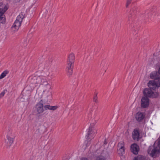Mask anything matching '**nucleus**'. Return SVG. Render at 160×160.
Wrapping results in <instances>:
<instances>
[{
    "label": "nucleus",
    "instance_id": "nucleus-19",
    "mask_svg": "<svg viewBox=\"0 0 160 160\" xmlns=\"http://www.w3.org/2000/svg\"><path fill=\"white\" fill-rule=\"evenodd\" d=\"M7 142L9 146H10L13 143L14 138H11L8 136H7Z\"/></svg>",
    "mask_w": 160,
    "mask_h": 160
},
{
    "label": "nucleus",
    "instance_id": "nucleus-29",
    "mask_svg": "<svg viewBox=\"0 0 160 160\" xmlns=\"http://www.w3.org/2000/svg\"><path fill=\"white\" fill-rule=\"evenodd\" d=\"M158 81L157 82V84L158 88V87H160V78L158 79Z\"/></svg>",
    "mask_w": 160,
    "mask_h": 160
},
{
    "label": "nucleus",
    "instance_id": "nucleus-35",
    "mask_svg": "<svg viewBox=\"0 0 160 160\" xmlns=\"http://www.w3.org/2000/svg\"><path fill=\"white\" fill-rule=\"evenodd\" d=\"M40 129L39 128H38V129L37 130H36V132H38V133H40Z\"/></svg>",
    "mask_w": 160,
    "mask_h": 160
},
{
    "label": "nucleus",
    "instance_id": "nucleus-38",
    "mask_svg": "<svg viewBox=\"0 0 160 160\" xmlns=\"http://www.w3.org/2000/svg\"><path fill=\"white\" fill-rule=\"evenodd\" d=\"M159 144L160 145V140L158 141Z\"/></svg>",
    "mask_w": 160,
    "mask_h": 160
},
{
    "label": "nucleus",
    "instance_id": "nucleus-21",
    "mask_svg": "<svg viewBox=\"0 0 160 160\" xmlns=\"http://www.w3.org/2000/svg\"><path fill=\"white\" fill-rule=\"evenodd\" d=\"M8 73L9 71L8 70L4 71L0 76V79L3 78Z\"/></svg>",
    "mask_w": 160,
    "mask_h": 160
},
{
    "label": "nucleus",
    "instance_id": "nucleus-13",
    "mask_svg": "<svg viewBox=\"0 0 160 160\" xmlns=\"http://www.w3.org/2000/svg\"><path fill=\"white\" fill-rule=\"evenodd\" d=\"M73 66L74 65L71 64H67L66 70L68 75L71 76L72 74L73 73Z\"/></svg>",
    "mask_w": 160,
    "mask_h": 160
},
{
    "label": "nucleus",
    "instance_id": "nucleus-8",
    "mask_svg": "<svg viewBox=\"0 0 160 160\" xmlns=\"http://www.w3.org/2000/svg\"><path fill=\"white\" fill-rule=\"evenodd\" d=\"M30 82L32 84H35L37 83H40L41 82V77L39 76L37 77L34 76L33 77H30L29 78Z\"/></svg>",
    "mask_w": 160,
    "mask_h": 160
},
{
    "label": "nucleus",
    "instance_id": "nucleus-2",
    "mask_svg": "<svg viewBox=\"0 0 160 160\" xmlns=\"http://www.w3.org/2000/svg\"><path fill=\"white\" fill-rule=\"evenodd\" d=\"M35 108L38 114H40L43 113L45 110L43 100L42 99L38 102L36 104Z\"/></svg>",
    "mask_w": 160,
    "mask_h": 160
},
{
    "label": "nucleus",
    "instance_id": "nucleus-12",
    "mask_svg": "<svg viewBox=\"0 0 160 160\" xmlns=\"http://www.w3.org/2000/svg\"><path fill=\"white\" fill-rule=\"evenodd\" d=\"M148 85L149 88L153 90L155 89L156 88L158 87L157 84L154 80L149 81Z\"/></svg>",
    "mask_w": 160,
    "mask_h": 160
},
{
    "label": "nucleus",
    "instance_id": "nucleus-14",
    "mask_svg": "<svg viewBox=\"0 0 160 160\" xmlns=\"http://www.w3.org/2000/svg\"><path fill=\"white\" fill-rule=\"evenodd\" d=\"M158 72L155 71L152 72L150 74V77L151 79L154 80H158L160 77Z\"/></svg>",
    "mask_w": 160,
    "mask_h": 160
},
{
    "label": "nucleus",
    "instance_id": "nucleus-10",
    "mask_svg": "<svg viewBox=\"0 0 160 160\" xmlns=\"http://www.w3.org/2000/svg\"><path fill=\"white\" fill-rule=\"evenodd\" d=\"M75 59V57L73 53L70 54L68 57L67 60V64L74 65V62Z\"/></svg>",
    "mask_w": 160,
    "mask_h": 160
},
{
    "label": "nucleus",
    "instance_id": "nucleus-1",
    "mask_svg": "<svg viewBox=\"0 0 160 160\" xmlns=\"http://www.w3.org/2000/svg\"><path fill=\"white\" fill-rule=\"evenodd\" d=\"M144 97L157 98L159 95L158 92H154L152 90L149 88H145L143 91Z\"/></svg>",
    "mask_w": 160,
    "mask_h": 160
},
{
    "label": "nucleus",
    "instance_id": "nucleus-22",
    "mask_svg": "<svg viewBox=\"0 0 160 160\" xmlns=\"http://www.w3.org/2000/svg\"><path fill=\"white\" fill-rule=\"evenodd\" d=\"M40 81H41V82H40L39 84H41L44 85H46L48 84V82L46 81V80L42 78L41 77Z\"/></svg>",
    "mask_w": 160,
    "mask_h": 160
},
{
    "label": "nucleus",
    "instance_id": "nucleus-31",
    "mask_svg": "<svg viewBox=\"0 0 160 160\" xmlns=\"http://www.w3.org/2000/svg\"><path fill=\"white\" fill-rule=\"evenodd\" d=\"M52 61H53V59H52V58H50V59L49 60V61H47V62H48V65H50L51 63L52 62Z\"/></svg>",
    "mask_w": 160,
    "mask_h": 160
},
{
    "label": "nucleus",
    "instance_id": "nucleus-18",
    "mask_svg": "<svg viewBox=\"0 0 160 160\" xmlns=\"http://www.w3.org/2000/svg\"><path fill=\"white\" fill-rule=\"evenodd\" d=\"M21 23L22 22L16 20L12 28H14L17 31L21 26Z\"/></svg>",
    "mask_w": 160,
    "mask_h": 160
},
{
    "label": "nucleus",
    "instance_id": "nucleus-37",
    "mask_svg": "<svg viewBox=\"0 0 160 160\" xmlns=\"http://www.w3.org/2000/svg\"><path fill=\"white\" fill-rule=\"evenodd\" d=\"M104 143L105 144H107V142H106V139L105 140V141H104Z\"/></svg>",
    "mask_w": 160,
    "mask_h": 160
},
{
    "label": "nucleus",
    "instance_id": "nucleus-16",
    "mask_svg": "<svg viewBox=\"0 0 160 160\" xmlns=\"http://www.w3.org/2000/svg\"><path fill=\"white\" fill-rule=\"evenodd\" d=\"M58 108L57 106H52L49 105H44L45 110H50L54 111L56 110Z\"/></svg>",
    "mask_w": 160,
    "mask_h": 160
},
{
    "label": "nucleus",
    "instance_id": "nucleus-23",
    "mask_svg": "<svg viewBox=\"0 0 160 160\" xmlns=\"http://www.w3.org/2000/svg\"><path fill=\"white\" fill-rule=\"evenodd\" d=\"M5 19V18L3 14H2V13H0V21H2L1 22L3 23V22H4Z\"/></svg>",
    "mask_w": 160,
    "mask_h": 160
},
{
    "label": "nucleus",
    "instance_id": "nucleus-28",
    "mask_svg": "<svg viewBox=\"0 0 160 160\" xmlns=\"http://www.w3.org/2000/svg\"><path fill=\"white\" fill-rule=\"evenodd\" d=\"M132 0H127L126 7L127 8L129 4L131 3Z\"/></svg>",
    "mask_w": 160,
    "mask_h": 160
},
{
    "label": "nucleus",
    "instance_id": "nucleus-24",
    "mask_svg": "<svg viewBox=\"0 0 160 160\" xmlns=\"http://www.w3.org/2000/svg\"><path fill=\"white\" fill-rule=\"evenodd\" d=\"M97 160H106V159L104 157L102 156H100L97 158Z\"/></svg>",
    "mask_w": 160,
    "mask_h": 160
},
{
    "label": "nucleus",
    "instance_id": "nucleus-25",
    "mask_svg": "<svg viewBox=\"0 0 160 160\" xmlns=\"http://www.w3.org/2000/svg\"><path fill=\"white\" fill-rule=\"evenodd\" d=\"M93 101L94 102L96 103H97L98 102V97H97V94L94 96L93 98Z\"/></svg>",
    "mask_w": 160,
    "mask_h": 160
},
{
    "label": "nucleus",
    "instance_id": "nucleus-7",
    "mask_svg": "<svg viewBox=\"0 0 160 160\" xmlns=\"http://www.w3.org/2000/svg\"><path fill=\"white\" fill-rule=\"evenodd\" d=\"M137 8L136 7H134L133 8H132L131 9V11L130 12V14L128 16V21L129 22V23H130L131 22L133 21V17L132 18V17H133L134 14H135L136 12V11H137Z\"/></svg>",
    "mask_w": 160,
    "mask_h": 160
},
{
    "label": "nucleus",
    "instance_id": "nucleus-34",
    "mask_svg": "<svg viewBox=\"0 0 160 160\" xmlns=\"http://www.w3.org/2000/svg\"><path fill=\"white\" fill-rule=\"evenodd\" d=\"M52 93L51 92H49V96L52 97Z\"/></svg>",
    "mask_w": 160,
    "mask_h": 160
},
{
    "label": "nucleus",
    "instance_id": "nucleus-26",
    "mask_svg": "<svg viewBox=\"0 0 160 160\" xmlns=\"http://www.w3.org/2000/svg\"><path fill=\"white\" fill-rule=\"evenodd\" d=\"M24 15L25 14L24 13V12H22L19 14V15L18 16H20V17H21V18L23 19L25 17Z\"/></svg>",
    "mask_w": 160,
    "mask_h": 160
},
{
    "label": "nucleus",
    "instance_id": "nucleus-30",
    "mask_svg": "<svg viewBox=\"0 0 160 160\" xmlns=\"http://www.w3.org/2000/svg\"><path fill=\"white\" fill-rule=\"evenodd\" d=\"M5 94V92L4 91L2 92L0 94V98H2Z\"/></svg>",
    "mask_w": 160,
    "mask_h": 160
},
{
    "label": "nucleus",
    "instance_id": "nucleus-20",
    "mask_svg": "<svg viewBox=\"0 0 160 160\" xmlns=\"http://www.w3.org/2000/svg\"><path fill=\"white\" fill-rule=\"evenodd\" d=\"M134 160H146V158L144 156L142 155H138L134 157Z\"/></svg>",
    "mask_w": 160,
    "mask_h": 160
},
{
    "label": "nucleus",
    "instance_id": "nucleus-9",
    "mask_svg": "<svg viewBox=\"0 0 160 160\" xmlns=\"http://www.w3.org/2000/svg\"><path fill=\"white\" fill-rule=\"evenodd\" d=\"M151 155L154 158L158 157L160 155V150L157 149V147L154 148L152 150Z\"/></svg>",
    "mask_w": 160,
    "mask_h": 160
},
{
    "label": "nucleus",
    "instance_id": "nucleus-3",
    "mask_svg": "<svg viewBox=\"0 0 160 160\" xmlns=\"http://www.w3.org/2000/svg\"><path fill=\"white\" fill-rule=\"evenodd\" d=\"M118 149L117 150L118 153L120 156H122L125 153L124 142L122 141L119 142L118 145Z\"/></svg>",
    "mask_w": 160,
    "mask_h": 160
},
{
    "label": "nucleus",
    "instance_id": "nucleus-32",
    "mask_svg": "<svg viewBox=\"0 0 160 160\" xmlns=\"http://www.w3.org/2000/svg\"><path fill=\"white\" fill-rule=\"evenodd\" d=\"M81 160H88L87 158H83L81 159Z\"/></svg>",
    "mask_w": 160,
    "mask_h": 160
},
{
    "label": "nucleus",
    "instance_id": "nucleus-36",
    "mask_svg": "<svg viewBox=\"0 0 160 160\" xmlns=\"http://www.w3.org/2000/svg\"><path fill=\"white\" fill-rule=\"evenodd\" d=\"M158 72L159 74L160 75V68H159Z\"/></svg>",
    "mask_w": 160,
    "mask_h": 160
},
{
    "label": "nucleus",
    "instance_id": "nucleus-4",
    "mask_svg": "<svg viewBox=\"0 0 160 160\" xmlns=\"http://www.w3.org/2000/svg\"><path fill=\"white\" fill-rule=\"evenodd\" d=\"M149 105V100L148 97H142L141 100V106L142 108H146Z\"/></svg>",
    "mask_w": 160,
    "mask_h": 160
},
{
    "label": "nucleus",
    "instance_id": "nucleus-27",
    "mask_svg": "<svg viewBox=\"0 0 160 160\" xmlns=\"http://www.w3.org/2000/svg\"><path fill=\"white\" fill-rule=\"evenodd\" d=\"M21 17H20V16H18L16 19V20H18V21L20 22H22V20L23 19L22 18H21Z\"/></svg>",
    "mask_w": 160,
    "mask_h": 160
},
{
    "label": "nucleus",
    "instance_id": "nucleus-33",
    "mask_svg": "<svg viewBox=\"0 0 160 160\" xmlns=\"http://www.w3.org/2000/svg\"><path fill=\"white\" fill-rule=\"evenodd\" d=\"M21 0H15V2L16 3L19 2Z\"/></svg>",
    "mask_w": 160,
    "mask_h": 160
},
{
    "label": "nucleus",
    "instance_id": "nucleus-15",
    "mask_svg": "<svg viewBox=\"0 0 160 160\" xmlns=\"http://www.w3.org/2000/svg\"><path fill=\"white\" fill-rule=\"evenodd\" d=\"M145 115L142 112H138L136 115V118L138 122L142 120L145 118Z\"/></svg>",
    "mask_w": 160,
    "mask_h": 160
},
{
    "label": "nucleus",
    "instance_id": "nucleus-17",
    "mask_svg": "<svg viewBox=\"0 0 160 160\" xmlns=\"http://www.w3.org/2000/svg\"><path fill=\"white\" fill-rule=\"evenodd\" d=\"M8 9V8L6 5L3 4L2 2H0V13H2V14H4Z\"/></svg>",
    "mask_w": 160,
    "mask_h": 160
},
{
    "label": "nucleus",
    "instance_id": "nucleus-39",
    "mask_svg": "<svg viewBox=\"0 0 160 160\" xmlns=\"http://www.w3.org/2000/svg\"><path fill=\"white\" fill-rule=\"evenodd\" d=\"M29 160H32V159H31V158H30V159H29Z\"/></svg>",
    "mask_w": 160,
    "mask_h": 160
},
{
    "label": "nucleus",
    "instance_id": "nucleus-6",
    "mask_svg": "<svg viewBox=\"0 0 160 160\" xmlns=\"http://www.w3.org/2000/svg\"><path fill=\"white\" fill-rule=\"evenodd\" d=\"M140 133L138 129H134L132 133V138L133 140L138 141L139 139Z\"/></svg>",
    "mask_w": 160,
    "mask_h": 160
},
{
    "label": "nucleus",
    "instance_id": "nucleus-5",
    "mask_svg": "<svg viewBox=\"0 0 160 160\" xmlns=\"http://www.w3.org/2000/svg\"><path fill=\"white\" fill-rule=\"evenodd\" d=\"M139 151V147L136 143H133L131 146V151L134 154L137 155Z\"/></svg>",
    "mask_w": 160,
    "mask_h": 160
},
{
    "label": "nucleus",
    "instance_id": "nucleus-11",
    "mask_svg": "<svg viewBox=\"0 0 160 160\" xmlns=\"http://www.w3.org/2000/svg\"><path fill=\"white\" fill-rule=\"evenodd\" d=\"M93 128L92 127L90 126L88 128V134L86 136V138H93L95 132L93 133Z\"/></svg>",
    "mask_w": 160,
    "mask_h": 160
}]
</instances>
